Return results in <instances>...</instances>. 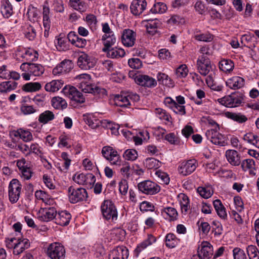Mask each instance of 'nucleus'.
I'll use <instances>...</instances> for the list:
<instances>
[{"label": "nucleus", "instance_id": "f257e3e1", "mask_svg": "<svg viewBox=\"0 0 259 259\" xmlns=\"http://www.w3.org/2000/svg\"><path fill=\"white\" fill-rule=\"evenodd\" d=\"M197 68L199 73L203 76L208 75L206 78L208 84H211L213 81V76L214 73L212 72V68L209 59L204 57H199L197 61Z\"/></svg>", "mask_w": 259, "mask_h": 259}, {"label": "nucleus", "instance_id": "f03ea898", "mask_svg": "<svg viewBox=\"0 0 259 259\" xmlns=\"http://www.w3.org/2000/svg\"><path fill=\"white\" fill-rule=\"evenodd\" d=\"M102 215L104 219L114 222L117 219V211L114 203L110 200H105L101 206Z\"/></svg>", "mask_w": 259, "mask_h": 259}, {"label": "nucleus", "instance_id": "7ed1b4c3", "mask_svg": "<svg viewBox=\"0 0 259 259\" xmlns=\"http://www.w3.org/2000/svg\"><path fill=\"white\" fill-rule=\"evenodd\" d=\"M67 192L69 201L73 204L83 201L88 197L86 190L82 188H75L71 186L68 188Z\"/></svg>", "mask_w": 259, "mask_h": 259}, {"label": "nucleus", "instance_id": "20e7f679", "mask_svg": "<svg viewBox=\"0 0 259 259\" xmlns=\"http://www.w3.org/2000/svg\"><path fill=\"white\" fill-rule=\"evenodd\" d=\"M46 253L51 259H64L65 250L59 243H51L47 247Z\"/></svg>", "mask_w": 259, "mask_h": 259}, {"label": "nucleus", "instance_id": "39448f33", "mask_svg": "<svg viewBox=\"0 0 259 259\" xmlns=\"http://www.w3.org/2000/svg\"><path fill=\"white\" fill-rule=\"evenodd\" d=\"M139 190L146 195H155L160 190V187L156 183L150 181L145 180L138 184Z\"/></svg>", "mask_w": 259, "mask_h": 259}, {"label": "nucleus", "instance_id": "423d86ee", "mask_svg": "<svg viewBox=\"0 0 259 259\" xmlns=\"http://www.w3.org/2000/svg\"><path fill=\"white\" fill-rule=\"evenodd\" d=\"M9 247L13 248V253L19 255L30 246V242L26 238H20L16 240L13 238L10 240Z\"/></svg>", "mask_w": 259, "mask_h": 259}, {"label": "nucleus", "instance_id": "0eeeda50", "mask_svg": "<svg viewBox=\"0 0 259 259\" xmlns=\"http://www.w3.org/2000/svg\"><path fill=\"white\" fill-rule=\"evenodd\" d=\"M22 186L19 181L17 179H13L9 186V198L11 202L15 203L19 200Z\"/></svg>", "mask_w": 259, "mask_h": 259}, {"label": "nucleus", "instance_id": "6e6552de", "mask_svg": "<svg viewBox=\"0 0 259 259\" xmlns=\"http://www.w3.org/2000/svg\"><path fill=\"white\" fill-rule=\"evenodd\" d=\"M104 157L108 160L111 164L119 165L120 164V157L117 151L110 146H104L102 150Z\"/></svg>", "mask_w": 259, "mask_h": 259}, {"label": "nucleus", "instance_id": "1a4fd4ad", "mask_svg": "<svg viewBox=\"0 0 259 259\" xmlns=\"http://www.w3.org/2000/svg\"><path fill=\"white\" fill-rule=\"evenodd\" d=\"M62 92L65 96L77 103H83L85 101L82 94L73 86L66 85L62 89Z\"/></svg>", "mask_w": 259, "mask_h": 259}, {"label": "nucleus", "instance_id": "9d476101", "mask_svg": "<svg viewBox=\"0 0 259 259\" xmlns=\"http://www.w3.org/2000/svg\"><path fill=\"white\" fill-rule=\"evenodd\" d=\"M78 66L82 70H89L93 68L96 63L94 58L85 53H81L77 60Z\"/></svg>", "mask_w": 259, "mask_h": 259}, {"label": "nucleus", "instance_id": "9b49d317", "mask_svg": "<svg viewBox=\"0 0 259 259\" xmlns=\"http://www.w3.org/2000/svg\"><path fill=\"white\" fill-rule=\"evenodd\" d=\"M73 180L79 185H86L91 188L96 182V178L92 174H76L73 177Z\"/></svg>", "mask_w": 259, "mask_h": 259}, {"label": "nucleus", "instance_id": "f8f14e48", "mask_svg": "<svg viewBox=\"0 0 259 259\" xmlns=\"http://www.w3.org/2000/svg\"><path fill=\"white\" fill-rule=\"evenodd\" d=\"M219 130L211 129L207 130L205 133V136L208 140L212 144L223 146L225 145V138L224 135L218 132Z\"/></svg>", "mask_w": 259, "mask_h": 259}, {"label": "nucleus", "instance_id": "ddd939ff", "mask_svg": "<svg viewBox=\"0 0 259 259\" xmlns=\"http://www.w3.org/2000/svg\"><path fill=\"white\" fill-rule=\"evenodd\" d=\"M198 164L195 159H189L182 162L178 167V171L181 175L186 176L190 175L196 169Z\"/></svg>", "mask_w": 259, "mask_h": 259}, {"label": "nucleus", "instance_id": "4468645a", "mask_svg": "<svg viewBox=\"0 0 259 259\" xmlns=\"http://www.w3.org/2000/svg\"><path fill=\"white\" fill-rule=\"evenodd\" d=\"M56 215L57 210L54 207L41 208L37 213L38 219L44 222H49L54 219H55Z\"/></svg>", "mask_w": 259, "mask_h": 259}, {"label": "nucleus", "instance_id": "2eb2a0df", "mask_svg": "<svg viewBox=\"0 0 259 259\" xmlns=\"http://www.w3.org/2000/svg\"><path fill=\"white\" fill-rule=\"evenodd\" d=\"M135 80L138 84L147 88H154L157 84L154 78L147 75L139 74L135 77Z\"/></svg>", "mask_w": 259, "mask_h": 259}, {"label": "nucleus", "instance_id": "dca6fc26", "mask_svg": "<svg viewBox=\"0 0 259 259\" xmlns=\"http://www.w3.org/2000/svg\"><path fill=\"white\" fill-rule=\"evenodd\" d=\"M136 37V33L130 29H126L123 31L122 34V42L124 46L131 47L135 44Z\"/></svg>", "mask_w": 259, "mask_h": 259}, {"label": "nucleus", "instance_id": "f3484780", "mask_svg": "<svg viewBox=\"0 0 259 259\" xmlns=\"http://www.w3.org/2000/svg\"><path fill=\"white\" fill-rule=\"evenodd\" d=\"M147 5L146 0H134L130 7L131 13L134 15H139L146 10Z\"/></svg>", "mask_w": 259, "mask_h": 259}, {"label": "nucleus", "instance_id": "a211bd4d", "mask_svg": "<svg viewBox=\"0 0 259 259\" xmlns=\"http://www.w3.org/2000/svg\"><path fill=\"white\" fill-rule=\"evenodd\" d=\"M129 255L128 250L124 246H117L114 248L109 254L112 259H127Z\"/></svg>", "mask_w": 259, "mask_h": 259}, {"label": "nucleus", "instance_id": "6ab92c4d", "mask_svg": "<svg viewBox=\"0 0 259 259\" xmlns=\"http://www.w3.org/2000/svg\"><path fill=\"white\" fill-rule=\"evenodd\" d=\"M197 253L202 259H209L213 254L212 246L208 242H203L198 248Z\"/></svg>", "mask_w": 259, "mask_h": 259}, {"label": "nucleus", "instance_id": "aec40b11", "mask_svg": "<svg viewBox=\"0 0 259 259\" xmlns=\"http://www.w3.org/2000/svg\"><path fill=\"white\" fill-rule=\"evenodd\" d=\"M72 68V63L69 60L62 61L53 70L54 75L66 73L69 72Z\"/></svg>", "mask_w": 259, "mask_h": 259}, {"label": "nucleus", "instance_id": "412c9836", "mask_svg": "<svg viewBox=\"0 0 259 259\" xmlns=\"http://www.w3.org/2000/svg\"><path fill=\"white\" fill-rule=\"evenodd\" d=\"M245 80L241 77L234 76L226 81L227 87L232 90L241 89L244 85Z\"/></svg>", "mask_w": 259, "mask_h": 259}, {"label": "nucleus", "instance_id": "4be33fe9", "mask_svg": "<svg viewBox=\"0 0 259 259\" xmlns=\"http://www.w3.org/2000/svg\"><path fill=\"white\" fill-rule=\"evenodd\" d=\"M50 10L48 6L44 5L42 9L43 25L45 28L44 36L48 37L49 34V29L51 27Z\"/></svg>", "mask_w": 259, "mask_h": 259}, {"label": "nucleus", "instance_id": "5701e85b", "mask_svg": "<svg viewBox=\"0 0 259 259\" xmlns=\"http://www.w3.org/2000/svg\"><path fill=\"white\" fill-rule=\"evenodd\" d=\"M143 23L146 28L147 32L152 35L157 32V28L160 25V22L157 19H145Z\"/></svg>", "mask_w": 259, "mask_h": 259}, {"label": "nucleus", "instance_id": "b1692460", "mask_svg": "<svg viewBox=\"0 0 259 259\" xmlns=\"http://www.w3.org/2000/svg\"><path fill=\"white\" fill-rule=\"evenodd\" d=\"M181 206V213L183 215H187L191 208L189 197L184 193H180L178 196Z\"/></svg>", "mask_w": 259, "mask_h": 259}, {"label": "nucleus", "instance_id": "393cba45", "mask_svg": "<svg viewBox=\"0 0 259 259\" xmlns=\"http://www.w3.org/2000/svg\"><path fill=\"white\" fill-rule=\"evenodd\" d=\"M225 155L227 161L232 165L238 166L241 164V156L238 152L234 150H227Z\"/></svg>", "mask_w": 259, "mask_h": 259}, {"label": "nucleus", "instance_id": "a878e982", "mask_svg": "<svg viewBox=\"0 0 259 259\" xmlns=\"http://www.w3.org/2000/svg\"><path fill=\"white\" fill-rule=\"evenodd\" d=\"M78 88L85 93L95 94L99 93L104 94L106 92L104 89L100 88L93 84L92 81H91V83H85L79 85Z\"/></svg>", "mask_w": 259, "mask_h": 259}, {"label": "nucleus", "instance_id": "bb28decb", "mask_svg": "<svg viewBox=\"0 0 259 259\" xmlns=\"http://www.w3.org/2000/svg\"><path fill=\"white\" fill-rule=\"evenodd\" d=\"M163 217L169 222L176 221L178 218V213L176 209L172 207H166L161 209Z\"/></svg>", "mask_w": 259, "mask_h": 259}, {"label": "nucleus", "instance_id": "cd10ccee", "mask_svg": "<svg viewBox=\"0 0 259 259\" xmlns=\"http://www.w3.org/2000/svg\"><path fill=\"white\" fill-rule=\"evenodd\" d=\"M102 41L104 45L102 50L103 52H106L109 49L115 45L116 42V39L114 34L108 35L104 34L102 37Z\"/></svg>", "mask_w": 259, "mask_h": 259}, {"label": "nucleus", "instance_id": "c85d7f7f", "mask_svg": "<svg viewBox=\"0 0 259 259\" xmlns=\"http://www.w3.org/2000/svg\"><path fill=\"white\" fill-rule=\"evenodd\" d=\"M71 218V214L66 211H61L57 214L55 218L56 224L65 226L67 225Z\"/></svg>", "mask_w": 259, "mask_h": 259}, {"label": "nucleus", "instance_id": "c756f323", "mask_svg": "<svg viewBox=\"0 0 259 259\" xmlns=\"http://www.w3.org/2000/svg\"><path fill=\"white\" fill-rule=\"evenodd\" d=\"M62 80H53L48 82L45 86V89L47 92L54 93L59 91L64 85Z\"/></svg>", "mask_w": 259, "mask_h": 259}, {"label": "nucleus", "instance_id": "7c9ffc66", "mask_svg": "<svg viewBox=\"0 0 259 259\" xmlns=\"http://www.w3.org/2000/svg\"><path fill=\"white\" fill-rule=\"evenodd\" d=\"M55 46L59 51H66L70 48V45L67 38L64 36L60 35L55 41Z\"/></svg>", "mask_w": 259, "mask_h": 259}, {"label": "nucleus", "instance_id": "2f4dec72", "mask_svg": "<svg viewBox=\"0 0 259 259\" xmlns=\"http://www.w3.org/2000/svg\"><path fill=\"white\" fill-rule=\"evenodd\" d=\"M213 205L219 217L223 220H226L227 218L226 210L221 200L219 199L214 200Z\"/></svg>", "mask_w": 259, "mask_h": 259}, {"label": "nucleus", "instance_id": "473e14b6", "mask_svg": "<svg viewBox=\"0 0 259 259\" xmlns=\"http://www.w3.org/2000/svg\"><path fill=\"white\" fill-rule=\"evenodd\" d=\"M14 136L15 137L19 136L25 142H30L33 140V136L28 130H24L23 128L18 129L15 132Z\"/></svg>", "mask_w": 259, "mask_h": 259}, {"label": "nucleus", "instance_id": "72a5a7b5", "mask_svg": "<svg viewBox=\"0 0 259 259\" xmlns=\"http://www.w3.org/2000/svg\"><path fill=\"white\" fill-rule=\"evenodd\" d=\"M125 231L120 228H114L111 230V240L115 241H122L125 236Z\"/></svg>", "mask_w": 259, "mask_h": 259}, {"label": "nucleus", "instance_id": "f704fd0d", "mask_svg": "<svg viewBox=\"0 0 259 259\" xmlns=\"http://www.w3.org/2000/svg\"><path fill=\"white\" fill-rule=\"evenodd\" d=\"M107 56L109 58L113 59H117L124 56L125 52L124 50L121 48L114 47L109 49L106 52Z\"/></svg>", "mask_w": 259, "mask_h": 259}, {"label": "nucleus", "instance_id": "c9c22d12", "mask_svg": "<svg viewBox=\"0 0 259 259\" xmlns=\"http://www.w3.org/2000/svg\"><path fill=\"white\" fill-rule=\"evenodd\" d=\"M35 196L37 199L41 200L47 205H51L54 203V200L45 191L37 190L35 193Z\"/></svg>", "mask_w": 259, "mask_h": 259}, {"label": "nucleus", "instance_id": "e433bc0d", "mask_svg": "<svg viewBox=\"0 0 259 259\" xmlns=\"http://www.w3.org/2000/svg\"><path fill=\"white\" fill-rule=\"evenodd\" d=\"M155 241L156 238L154 236L151 234L148 235V238L146 240H144L143 242L138 245L135 249V251H136L137 253H140L147 247L151 245Z\"/></svg>", "mask_w": 259, "mask_h": 259}, {"label": "nucleus", "instance_id": "4c0bfd02", "mask_svg": "<svg viewBox=\"0 0 259 259\" xmlns=\"http://www.w3.org/2000/svg\"><path fill=\"white\" fill-rule=\"evenodd\" d=\"M115 104L121 107L131 106V101L128 100L126 95H117L114 98Z\"/></svg>", "mask_w": 259, "mask_h": 259}, {"label": "nucleus", "instance_id": "58836bf2", "mask_svg": "<svg viewBox=\"0 0 259 259\" xmlns=\"http://www.w3.org/2000/svg\"><path fill=\"white\" fill-rule=\"evenodd\" d=\"M234 67V63L230 59H223L219 62V68L223 72H230Z\"/></svg>", "mask_w": 259, "mask_h": 259}, {"label": "nucleus", "instance_id": "ea45409f", "mask_svg": "<svg viewBox=\"0 0 259 259\" xmlns=\"http://www.w3.org/2000/svg\"><path fill=\"white\" fill-rule=\"evenodd\" d=\"M255 38L253 34H246L242 36L241 38V42L244 45V46L252 49L255 47V44L254 42L253 39Z\"/></svg>", "mask_w": 259, "mask_h": 259}, {"label": "nucleus", "instance_id": "a19ab883", "mask_svg": "<svg viewBox=\"0 0 259 259\" xmlns=\"http://www.w3.org/2000/svg\"><path fill=\"white\" fill-rule=\"evenodd\" d=\"M226 114L228 118L239 123H244L247 120V117L240 113H236L228 112Z\"/></svg>", "mask_w": 259, "mask_h": 259}, {"label": "nucleus", "instance_id": "79ce46f5", "mask_svg": "<svg viewBox=\"0 0 259 259\" xmlns=\"http://www.w3.org/2000/svg\"><path fill=\"white\" fill-rule=\"evenodd\" d=\"M167 9L166 5L162 2H155L150 12L152 14H163Z\"/></svg>", "mask_w": 259, "mask_h": 259}, {"label": "nucleus", "instance_id": "37998d69", "mask_svg": "<svg viewBox=\"0 0 259 259\" xmlns=\"http://www.w3.org/2000/svg\"><path fill=\"white\" fill-rule=\"evenodd\" d=\"M70 5L80 12H85L88 8L86 3L82 0H70Z\"/></svg>", "mask_w": 259, "mask_h": 259}, {"label": "nucleus", "instance_id": "c03bdc74", "mask_svg": "<svg viewBox=\"0 0 259 259\" xmlns=\"http://www.w3.org/2000/svg\"><path fill=\"white\" fill-rule=\"evenodd\" d=\"M1 6V14L5 18H9L13 13L12 6L7 0Z\"/></svg>", "mask_w": 259, "mask_h": 259}, {"label": "nucleus", "instance_id": "a18cd8bd", "mask_svg": "<svg viewBox=\"0 0 259 259\" xmlns=\"http://www.w3.org/2000/svg\"><path fill=\"white\" fill-rule=\"evenodd\" d=\"M74 79L78 87L79 85L82 84L91 83L92 81L90 75L87 73L78 75L74 77Z\"/></svg>", "mask_w": 259, "mask_h": 259}, {"label": "nucleus", "instance_id": "49530a36", "mask_svg": "<svg viewBox=\"0 0 259 259\" xmlns=\"http://www.w3.org/2000/svg\"><path fill=\"white\" fill-rule=\"evenodd\" d=\"M197 192L202 197L205 199L210 198L213 193L212 188L210 186L199 187L197 188Z\"/></svg>", "mask_w": 259, "mask_h": 259}, {"label": "nucleus", "instance_id": "de8ad7c7", "mask_svg": "<svg viewBox=\"0 0 259 259\" xmlns=\"http://www.w3.org/2000/svg\"><path fill=\"white\" fill-rule=\"evenodd\" d=\"M22 54H19L20 56L26 61H33L36 58V52L30 49H22Z\"/></svg>", "mask_w": 259, "mask_h": 259}, {"label": "nucleus", "instance_id": "09e8293b", "mask_svg": "<svg viewBox=\"0 0 259 259\" xmlns=\"http://www.w3.org/2000/svg\"><path fill=\"white\" fill-rule=\"evenodd\" d=\"M45 71L44 67L39 64L32 63L29 67V72L32 75L35 76H39L42 75Z\"/></svg>", "mask_w": 259, "mask_h": 259}, {"label": "nucleus", "instance_id": "8fccbe9b", "mask_svg": "<svg viewBox=\"0 0 259 259\" xmlns=\"http://www.w3.org/2000/svg\"><path fill=\"white\" fill-rule=\"evenodd\" d=\"M179 240L173 233H168L165 237V244L169 248L175 247L179 243Z\"/></svg>", "mask_w": 259, "mask_h": 259}, {"label": "nucleus", "instance_id": "3c124183", "mask_svg": "<svg viewBox=\"0 0 259 259\" xmlns=\"http://www.w3.org/2000/svg\"><path fill=\"white\" fill-rule=\"evenodd\" d=\"M52 105L56 109H63L67 107L66 101L60 97H55L52 99Z\"/></svg>", "mask_w": 259, "mask_h": 259}, {"label": "nucleus", "instance_id": "603ef678", "mask_svg": "<svg viewBox=\"0 0 259 259\" xmlns=\"http://www.w3.org/2000/svg\"><path fill=\"white\" fill-rule=\"evenodd\" d=\"M54 113L49 110H47L41 113L38 118L39 122L46 124L54 118Z\"/></svg>", "mask_w": 259, "mask_h": 259}, {"label": "nucleus", "instance_id": "864d4df0", "mask_svg": "<svg viewBox=\"0 0 259 259\" xmlns=\"http://www.w3.org/2000/svg\"><path fill=\"white\" fill-rule=\"evenodd\" d=\"M17 83L13 81L1 82V93L9 92L16 88Z\"/></svg>", "mask_w": 259, "mask_h": 259}, {"label": "nucleus", "instance_id": "5fc2aeb1", "mask_svg": "<svg viewBox=\"0 0 259 259\" xmlns=\"http://www.w3.org/2000/svg\"><path fill=\"white\" fill-rule=\"evenodd\" d=\"M41 87L40 83L31 82L24 84L22 87V90L27 92H33L39 91Z\"/></svg>", "mask_w": 259, "mask_h": 259}, {"label": "nucleus", "instance_id": "6e6d98bb", "mask_svg": "<svg viewBox=\"0 0 259 259\" xmlns=\"http://www.w3.org/2000/svg\"><path fill=\"white\" fill-rule=\"evenodd\" d=\"M246 251L249 259H259V251L255 246L248 245Z\"/></svg>", "mask_w": 259, "mask_h": 259}, {"label": "nucleus", "instance_id": "4d7b16f0", "mask_svg": "<svg viewBox=\"0 0 259 259\" xmlns=\"http://www.w3.org/2000/svg\"><path fill=\"white\" fill-rule=\"evenodd\" d=\"M144 164L148 169H157L160 166L161 162L154 158H149L145 160Z\"/></svg>", "mask_w": 259, "mask_h": 259}, {"label": "nucleus", "instance_id": "13d9d810", "mask_svg": "<svg viewBox=\"0 0 259 259\" xmlns=\"http://www.w3.org/2000/svg\"><path fill=\"white\" fill-rule=\"evenodd\" d=\"M231 94L232 96V108L238 106L243 100V94L240 92H235Z\"/></svg>", "mask_w": 259, "mask_h": 259}, {"label": "nucleus", "instance_id": "bf43d9fd", "mask_svg": "<svg viewBox=\"0 0 259 259\" xmlns=\"http://www.w3.org/2000/svg\"><path fill=\"white\" fill-rule=\"evenodd\" d=\"M231 94L232 96V108L238 106L243 100V94L240 92H235Z\"/></svg>", "mask_w": 259, "mask_h": 259}, {"label": "nucleus", "instance_id": "052dcab7", "mask_svg": "<svg viewBox=\"0 0 259 259\" xmlns=\"http://www.w3.org/2000/svg\"><path fill=\"white\" fill-rule=\"evenodd\" d=\"M194 37L198 41L210 42L213 39V36L209 33H200L196 32L194 34Z\"/></svg>", "mask_w": 259, "mask_h": 259}, {"label": "nucleus", "instance_id": "680f3d73", "mask_svg": "<svg viewBox=\"0 0 259 259\" xmlns=\"http://www.w3.org/2000/svg\"><path fill=\"white\" fill-rule=\"evenodd\" d=\"M157 80L158 81L165 85H167L168 87L172 86V82L171 80V79L168 77V76L163 73H158L157 74Z\"/></svg>", "mask_w": 259, "mask_h": 259}, {"label": "nucleus", "instance_id": "e2e57ef3", "mask_svg": "<svg viewBox=\"0 0 259 259\" xmlns=\"http://www.w3.org/2000/svg\"><path fill=\"white\" fill-rule=\"evenodd\" d=\"M241 167L244 171L249 170L252 171L255 168L254 161L252 159H246L241 162Z\"/></svg>", "mask_w": 259, "mask_h": 259}, {"label": "nucleus", "instance_id": "0e129e2a", "mask_svg": "<svg viewBox=\"0 0 259 259\" xmlns=\"http://www.w3.org/2000/svg\"><path fill=\"white\" fill-rule=\"evenodd\" d=\"M39 11L38 9L30 5L28 7L27 15L28 18L30 21H34L35 19L38 17Z\"/></svg>", "mask_w": 259, "mask_h": 259}, {"label": "nucleus", "instance_id": "69168bd1", "mask_svg": "<svg viewBox=\"0 0 259 259\" xmlns=\"http://www.w3.org/2000/svg\"><path fill=\"white\" fill-rule=\"evenodd\" d=\"M138 152L135 149H127L123 153V157L127 160L134 161L138 157Z\"/></svg>", "mask_w": 259, "mask_h": 259}, {"label": "nucleus", "instance_id": "338daca9", "mask_svg": "<svg viewBox=\"0 0 259 259\" xmlns=\"http://www.w3.org/2000/svg\"><path fill=\"white\" fill-rule=\"evenodd\" d=\"M188 73V69L186 65L182 64L179 66L176 70V74L178 77L185 78Z\"/></svg>", "mask_w": 259, "mask_h": 259}, {"label": "nucleus", "instance_id": "774afa93", "mask_svg": "<svg viewBox=\"0 0 259 259\" xmlns=\"http://www.w3.org/2000/svg\"><path fill=\"white\" fill-rule=\"evenodd\" d=\"M234 259H247L244 251L239 247H235L233 250Z\"/></svg>", "mask_w": 259, "mask_h": 259}]
</instances>
